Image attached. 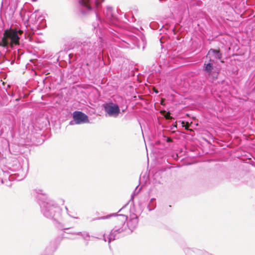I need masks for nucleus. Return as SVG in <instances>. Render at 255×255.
<instances>
[{
  "mask_svg": "<svg viewBox=\"0 0 255 255\" xmlns=\"http://www.w3.org/2000/svg\"><path fill=\"white\" fill-rule=\"evenodd\" d=\"M34 196L40 206L41 214L45 217L52 219L54 226L60 232V235L51 241L45 249L48 255H52L64 238L62 208L54 200L49 199L47 194L42 189H35Z\"/></svg>",
  "mask_w": 255,
  "mask_h": 255,
  "instance_id": "nucleus-1",
  "label": "nucleus"
},
{
  "mask_svg": "<svg viewBox=\"0 0 255 255\" xmlns=\"http://www.w3.org/2000/svg\"><path fill=\"white\" fill-rule=\"evenodd\" d=\"M105 0H79L78 2L80 5L79 8L81 13L83 15L89 14L94 11L96 17V21L93 23L94 28L97 27L101 22V18L98 15L97 11L102 7V4Z\"/></svg>",
  "mask_w": 255,
  "mask_h": 255,
  "instance_id": "nucleus-2",
  "label": "nucleus"
},
{
  "mask_svg": "<svg viewBox=\"0 0 255 255\" xmlns=\"http://www.w3.org/2000/svg\"><path fill=\"white\" fill-rule=\"evenodd\" d=\"M28 19L27 24L33 32L36 30L44 28L46 26V20L40 14L39 10H36L34 12H26Z\"/></svg>",
  "mask_w": 255,
  "mask_h": 255,
  "instance_id": "nucleus-3",
  "label": "nucleus"
},
{
  "mask_svg": "<svg viewBox=\"0 0 255 255\" xmlns=\"http://www.w3.org/2000/svg\"><path fill=\"white\" fill-rule=\"evenodd\" d=\"M118 216L120 217V218L116 220L117 225L112 230L108 237L109 243H110L112 241L119 238L121 237V234L123 233L126 230L125 223L128 219L127 216L122 214L118 215Z\"/></svg>",
  "mask_w": 255,
  "mask_h": 255,
  "instance_id": "nucleus-4",
  "label": "nucleus"
},
{
  "mask_svg": "<svg viewBox=\"0 0 255 255\" xmlns=\"http://www.w3.org/2000/svg\"><path fill=\"white\" fill-rule=\"evenodd\" d=\"M20 45V34L16 30L5 31L0 46L8 48L9 46Z\"/></svg>",
  "mask_w": 255,
  "mask_h": 255,
  "instance_id": "nucleus-5",
  "label": "nucleus"
},
{
  "mask_svg": "<svg viewBox=\"0 0 255 255\" xmlns=\"http://www.w3.org/2000/svg\"><path fill=\"white\" fill-rule=\"evenodd\" d=\"M73 120L70 121V125H81L89 122L88 116L80 111H75L73 115Z\"/></svg>",
  "mask_w": 255,
  "mask_h": 255,
  "instance_id": "nucleus-6",
  "label": "nucleus"
},
{
  "mask_svg": "<svg viewBox=\"0 0 255 255\" xmlns=\"http://www.w3.org/2000/svg\"><path fill=\"white\" fill-rule=\"evenodd\" d=\"M104 108L105 111L111 117H117L120 112L118 105L113 103L105 104Z\"/></svg>",
  "mask_w": 255,
  "mask_h": 255,
  "instance_id": "nucleus-7",
  "label": "nucleus"
},
{
  "mask_svg": "<svg viewBox=\"0 0 255 255\" xmlns=\"http://www.w3.org/2000/svg\"><path fill=\"white\" fill-rule=\"evenodd\" d=\"M10 169L13 172H17L14 174L15 175H17L16 179L18 181L21 180L26 176L25 173L23 171L22 167L20 164L17 162L15 165H12L11 167H10Z\"/></svg>",
  "mask_w": 255,
  "mask_h": 255,
  "instance_id": "nucleus-8",
  "label": "nucleus"
},
{
  "mask_svg": "<svg viewBox=\"0 0 255 255\" xmlns=\"http://www.w3.org/2000/svg\"><path fill=\"white\" fill-rule=\"evenodd\" d=\"M138 220L137 216L135 215H131L130 219L126 225V227L128 226L129 230L132 232L137 226Z\"/></svg>",
  "mask_w": 255,
  "mask_h": 255,
  "instance_id": "nucleus-9",
  "label": "nucleus"
},
{
  "mask_svg": "<svg viewBox=\"0 0 255 255\" xmlns=\"http://www.w3.org/2000/svg\"><path fill=\"white\" fill-rule=\"evenodd\" d=\"M54 101L55 103V104H57L58 105H55V107L57 108H59L61 110H63L64 108V99L63 97L62 92H59L55 97L54 99Z\"/></svg>",
  "mask_w": 255,
  "mask_h": 255,
  "instance_id": "nucleus-10",
  "label": "nucleus"
},
{
  "mask_svg": "<svg viewBox=\"0 0 255 255\" xmlns=\"http://www.w3.org/2000/svg\"><path fill=\"white\" fill-rule=\"evenodd\" d=\"M208 54H212L213 56L217 59L220 60L222 59V54L219 50H216L211 48L208 52Z\"/></svg>",
  "mask_w": 255,
  "mask_h": 255,
  "instance_id": "nucleus-11",
  "label": "nucleus"
},
{
  "mask_svg": "<svg viewBox=\"0 0 255 255\" xmlns=\"http://www.w3.org/2000/svg\"><path fill=\"white\" fill-rule=\"evenodd\" d=\"M15 11V4H9L8 7H7L5 13L7 14L9 18L13 17V14Z\"/></svg>",
  "mask_w": 255,
  "mask_h": 255,
  "instance_id": "nucleus-12",
  "label": "nucleus"
},
{
  "mask_svg": "<svg viewBox=\"0 0 255 255\" xmlns=\"http://www.w3.org/2000/svg\"><path fill=\"white\" fill-rule=\"evenodd\" d=\"M210 62L208 63H205L204 64V70L207 72L209 75H210L213 70V63L212 62V60L210 59Z\"/></svg>",
  "mask_w": 255,
  "mask_h": 255,
  "instance_id": "nucleus-13",
  "label": "nucleus"
},
{
  "mask_svg": "<svg viewBox=\"0 0 255 255\" xmlns=\"http://www.w3.org/2000/svg\"><path fill=\"white\" fill-rule=\"evenodd\" d=\"M105 14L108 19L110 20L112 19L113 17L112 7H107L106 11L105 12Z\"/></svg>",
  "mask_w": 255,
  "mask_h": 255,
  "instance_id": "nucleus-14",
  "label": "nucleus"
},
{
  "mask_svg": "<svg viewBox=\"0 0 255 255\" xmlns=\"http://www.w3.org/2000/svg\"><path fill=\"white\" fill-rule=\"evenodd\" d=\"M77 235H80L82 237L83 239L87 241L86 245H88V241L90 240V235L89 234L86 232H79L77 233Z\"/></svg>",
  "mask_w": 255,
  "mask_h": 255,
  "instance_id": "nucleus-15",
  "label": "nucleus"
},
{
  "mask_svg": "<svg viewBox=\"0 0 255 255\" xmlns=\"http://www.w3.org/2000/svg\"><path fill=\"white\" fill-rule=\"evenodd\" d=\"M63 120L60 118L57 121H55L53 125V128L56 129H60L61 128V122H63Z\"/></svg>",
  "mask_w": 255,
  "mask_h": 255,
  "instance_id": "nucleus-16",
  "label": "nucleus"
},
{
  "mask_svg": "<svg viewBox=\"0 0 255 255\" xmlns=\"http://www.w3.org/2000/svg\"><path fill=\"white\" fill-rule=\"evenodd\" d=\"M154 198L151 199L150 203L147 206V208L149 211L153 210L155 207V204L152 203V201H154Z\"/></svg>",
  "mask_w": 255,
  "mask_h": 255,
  "instance_id": "nucleus-17",
  "label": "nucleus"
},
{
  "mask_svg": "<svg viewBox=\"0 0 255 255\" xmlns=\"http://www.w3.org/2000/svg\"><path fill=\"white\" fill-rule=\"evenodd\" d=\"M117 215L116 214H111L109 216H103V217H102L101 218V219H108L110 217H112V216H117Z\"/></svg>",
  "mask_w": 255,
  "mask_h": 255,
  "instance_id": "nucleus-18",
  "label": "nucleus"
},
{
  "mask_svg": "<svg viewBox=\"0 0 255 255\" xmlns=\"http://www.w3.org/2000/svg\"><path fill=\"white\" fill-rule=\"evenodd\" d=\"M163 139L166 140V141L167 142H171L172 141L171 138H170V137H166L164 135L163 136Z\"/></svg>",
  "mask_w": 255,
  "mask_h": 255,
  "instance_id": "nucleus-19",
  "label": "nucleus"
},
{
  "mask_svg": "<svg viewBox=\"0 0 255 255\" xmlns=\"http://www.w3.org/2000/svg\"><path fill=\"white\" fill-rule=\"evenodd\" d=\"M13 54L16 56V54H17L18 55V56H19V49L18 48H14L13 49Z\"/></svg>",
  "mask_w": 255,
  "mask_h": 255,
  "instance_id": "nucleus-20",
  "label": "nucleus"
},
{
  "mask_svg": "<svg viewBox=\"0 0 255 255\" xmlns=\"http://www.w3.org/2000/svg\"><path fill=\"white\" fill-rule=\"evenodd\" d=\"M44 120H45L44 125H45V127L47 128V126L50 125V124H49V121H47L46 119H44Z\"/></svg>",
  "mask_w": 255,
  "mask_h": 255,
  "instance_id": "nucleus-21",
  "label": "nucleus"
},
{
  "mask_svg": "<svg viewBox=\"0 0 255 255\" xmlns=\"http://www.w3.org/2000/svg\"><path fill=\"white\" fill-rule=\"evenodd\" d=\"M7 92V94H8L9 96H11V97H14V96H15V93H13V92Z\"/></svg>",
  "mask_w": 255,
  "mask_h": 255,
  "instance_id": "nucleus-22",
  "label": "nucleus"
},
{
  "mask_svg": "<svg viewBox=\"0 0 255 255\" xmlns=\"http://www.w3.org/2000/svg\"><path fill=\"white\" fill-rule=\"evenodd\" d=\"M47 77H45L44 79L42 80V82L44 84H45V83L46 82Z\"/></svg>",
  "mask_w": 255,
  "mask_h": 255,
  "instance_id": "nucleus-23",
  "label": "nucleus"
},
{
  "mask_svg": "<svg viewBox=\"0 0 255 255\" xmlns=\"http://www.w3.org/2000/svg\"><path fill=\"white\" fill-rule=\"evenodd\" d=\"M103 240H104L105 242H106V241H107V240H106V238H105V235H103Z\"/></svg>",
  "mask_w": 255,
  "mask_h": 255,
  "instance_id": "nucleus-24",
  "label": "nucleus"
},
{
  "mask_svg": "<svg viewBox=\"0 0 255 255\" xmlns=\"http://www.w3.org/2000/svg\"><path fill=\"white\" fill-rule=\"evenodd\" d=\"M0 181L1 184L3 183V179L0 178Z\"/></svg>",
  "mask_w": 255,
  "mask_h": 255,
  "instance_id": "nucleus-25",
  "label": "nucleus"
},
{
  "mask_svg": "<svg viewBox=\"0 0 255 255\" xmlns=\"http://www.w3.org/2000/svg\"><path fill=\"white\" fill-rule=\"evenodd\" d=\"M19 100H20V98H16V99H15V101H16V102H18V101H19Z\"/></svg>",
  "mask_w": 255,
  "mask_h": 255,
  "instance_id": "nucleus-26",
  "label": "nucleus"
},
{
  "mask_svg": "<svg viewBox=\"0 0 255 255\" xmlns=\"http://www.w3.org/2000/svg\"><path fill=\"white\" fill-rule=\"evenodd\" d=\"M14 63V60H13L11 61V64H13Z\"/></svg>",
  "mask_w": 255,
  "mask_h": 255,
  "instance_id": "nucleus-27",
  "label": "nucleus"
},
{
  "mask_svg": "<svg viewBox=\"0 0 255 255\" xmlns=\"http://www.w3.org/2000/svg\"><path fill=\"white\" fill-rule=\"evenodd\" d=\"M65 209L66 210V211H67V214H69L68 212V209L65 207Z\"/></svg>",
  "mask_w": 255,
  "mask_h": 255,
  "instance_id": "nucleus-28",
  "label": "nucleus"
},
{
  "mask_svg": "<svg viewBox=\"0 0 255 255\" xmlns=\"http://www.w3.org/2000/svg\"><path fill=\"white\" fill-rule=\"evenodd\" d=\"M137 188V187H136V189H135V190L134 191V194H135V192H136V190Z\"/></svg>",
  "mask_w": 255,
  "mask_h": 255,
  "instance_id": "nucleus-29",
  "label": "nucleus"
},
{
  "mask_svg": "<svg viewBox=\"0 0 255 255\" xmlns=\"http://www.w3.org/2000/svg\"><path fill=\"white\" fill-rule=\"evenodd\" d=\"M68 229V228H64V230H65V231L66 230H67ZM65 233H66V232L65 231Z\"/></svg>",
  "mask_w": 255,
  "mask_h": 255,
  "instance_id": "nucleus-30",
  "label": "nucleus"
},
{
  "mask_svg": "<svg viewBox=\"0 0 255 255\" xmlns=\"http://www.w3.org/2000/svg\"><path fill=\"white\" fill-rule=\"evenodd\" d=\"M61 62H59V66H61V67H62V65H61Z\"/></svg>",
  "mask_w": 255,
  "mask_h": 255,
  "instance_id": "nucleus-31",
  "label": "nucleus"
},
{
  "mask_svg": "<svg viewBox=\"0 0 255 255\" xmlns=\"http://www.w3.org/2000/svg\"><path fill=\"white\" fill-rule=\"evenodd\" d=\"M62 53V51H60L59 52V53H60V54H61Z\"/></svg>",
  "mask_w": 255,
  "mask_h": 255,
  "instance_id": "nucleus-32",
  "label": "nucleus"
},
{
  "mask_svg": "<svg viewBox=\"0 0 255 255\" xmlns=\"http://www.w3.org/2000/svg\"><path fill=\"white\" fill-rule=\"evenodd\" d=\"M65 238H69V237H66V236H65Z\"/></svg>",
  "mask_w": 255,
  "mask_h": 255,
  "instance_id": "nucleus-33",
  "label": "nucleus"
},
{
  "mask_svg": "<svg viewBox=\"0 0 255 255\" xmlns=\"http://www.w3.org/2000/svg\"><path fill=\"white\" fill-rule=\"evenodd\" d=\"M60 58V56H59L58 58V59L59 60Z\"/></svg>",
  "mask_w": 255,
  "mask_h": 255,
  "instance_id": "nucleus-34",
  "label": "nucleus"
},
{
  "mask_svg": "<svg viewBox=\"0 0 255 255\" xmlns=\"http://www.w3.org/2000/svg\"><path fill=\"white\" fill-rule=\"evenodd\" d=\"M139 190H138V191H137V192L136 193V194H137V193H138V192H139Z\"/></svg>",
  "mask_w": 255,
  "mask_h": 255,
  "instance_id": "nucleus-35",
  "label": "nucleus"
}]
</instances>
